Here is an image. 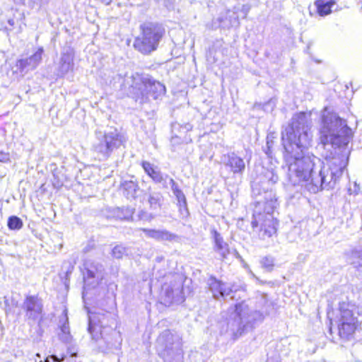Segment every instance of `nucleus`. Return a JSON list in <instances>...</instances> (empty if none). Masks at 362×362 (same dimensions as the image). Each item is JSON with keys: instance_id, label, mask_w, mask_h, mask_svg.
<instances>
[{"instance_id": "obj_45", "label": "nucleus", "mask_w": 362, "mask_h": 362, "mask_svg": "<svg viewBox=\"0 0 362 362\" xmlns=\"http://www.w3.org/2000/svg\"><path fill=\"white\" fill-rule=\"evenodd\" d=\"M234 255L235 256L236 258H241L240 255L236 250H234Z\"/></svg>"}, {"instance_id": "obj_3", "label": "nucleus", "mask_w": 362, "mask_h": 362, "mask_svg": "<svg viewBox=\"0 0 362 362\" xmlns=\"http://www.w3.org/2000/svg\"><path fill=\"white\" fill-rule=\"evenodd\" d=\"M230 315L227 322V332L234 339L240 337L248 329H252L257 321L263 320L262 314L257 310H252L245 301L237 303L230 310Z\"/></svg>"}, {"instance_id": "obj_32", "label": "nucleus", "mask_w": 362, "mask_h": 362, "mask_svg": "<svg viewBox=\"0 0 362 362\" xmlns=\"http://www.w3.org/2000/svg\"><path fill=\"white\" fill-rule=\"evenodd\" d=\"M262 267L268 272L272 271L274 265V259L272 256H265L260 261Z\"/></svg>"}, {"instance_id": "obj_37", "label": "nucleus", "mask_w": 362, "mask_h": 362, "mask_svg": "<svg viewBox=\"0 0 362 362\" xmlns=\"http://www.w3.org/2000/svg\"><path fill=\"white\" fill-rule=\"evenodd\" d=\"M138 217L140 220L151 221L154 218V216L144 211H140L138 214Z\"/></svg>"}, {"instance_id": "obj_1", "label": "nucleus", "mask_w": 362, "mask_h": 362, "mask_svg": "<svg viewBox=\"0 0 362 362\" xmlns=\"http://www.w3.org/2000/svg\"><path fill=\"white\" fill-rule=\"evenodd\" d=\"M311 126L310 113L295 114L281 132V141L291 182L296 185L305 182L306 189L315 194L322 189L334 188L341 177L347 158L341 148L349 144L353 132L346 120L325 107L322 113L320 140L330 153L325 155V161H321L306 152L312 138Z\"/></svg>"}, {"instance_id": "obj_9", "label": "nucleus", "mask_w": 362, "mask_h": 362, "mask_svg": "<svg viewBox=\"0 0 362 362\" xmlns=\"http://www.w3.org/2000/svg\"><path fill=\"white\" fill-rule=\"evenodd\" d=\"M116 320L110 313L88 312V331L95 341L100 338L106 339V336L116 334Z\"/></svg>"}, {"instance_id": "obj_27", "label": "nucleus", "mask_w": 362, "mask_h": 362, "mask_svg": "<svg viewBox=\"0 0 362 362\" xmlns=\"http://www.w3.org/2000/svg\"><path fill=\"white\" fill-rule=\"evenodd\" d=\"M350 262L355 267H362V250H354L351 251Z\"/></svg>"}, {"instance_id": "obj_15", "label": "nucleus", "mask_w": 362, "mask_h": 362, "mask_svg": "<svg viewBox=\"0 0 362 362\" xmlns=\"http://www.w3.org/2000/svg\"><path fill=\"white\" fill-rule=\"evenodd\" d=\"M141 166L144 172L156 183L161 184L163 187H168V175L163 174L158 166L151 163L148 161L144 160Z\"/></svg>"}, {"instance_id": "obj_18", "label": "nucleus", "mask_w": 362, "mask_h": 362, "mask_svg": "<svg viewBox=\"0 0 362 362\" xmlns=\"http://www.w3.org/2000/svg\"><path fill=\"white\" fill-rule=\"evenodd\" d=\"M74 68V54L70 49L62 53L57 67V76L63 77Z\"/></svg>"}, {"instance_id": "obj_36", "label": "nucleus", "mask_w": 362, "mask_h": 362, "mask_svg": "<svg viewBox=\"0 0 362 362\" xmlns=\"http://www.w3.org/2000/svg\"><path fill=\"white\" fill-rule=\"evenodd\" d=\"M115 74V71L111 69H105L101 72L100 77L104 81V83L110 85V81H108V78H111L112 75Z\"/></svg>"}, {"instance_id": "obj_44", "label": "nucleus", "mask_w": 362, "mask_h": 362, "mask_svg": "<svg viewBox=\"0 0 362 362\" xmlns=\"http://www.w3.org/2000/svg\"><path fill=\"white\" fill-rule=\"evenodd\" d=\"M18 66H19V67H20V69H21V66H23V59H18Z\"/></svg>"}, {"instance_id": "obj_19", "label": "nucleus", "mask_w": 362, "mask_h": 362, "mask_svg": "<svg viewBox=\"0 0 362 362\" xmlns=\"http://www.w3.org/2000/svg\"><path fill=\"white\" fill-rule=\"evenodd\" d=\"M218 21L223 28H229L233 26L238 27L240 25L239 16L237 13V11H235L233 8L232 11L228 10L225 18L220 17Z\"/></svg>"}, {"instance_id": "obj_7", "label": "nucleus", "mask_w": 362, "mask_h": 362, "mask_svg": "<svg viewBox=\"0 0 362 362\" xmlns=\"http://www.w3.org/2000/svg\"><path fill=\"white\" fill-rule=\"evenodd\" d=\"M359 317L360 312L356 305L349 302L339 303L335 323L340 338L349 340L353 337L360 325Z\"/></svg>"}, {"instance_id": "obj_34", "label": "nucleus", "mask_w": 362, "mask_h": 362, "mask_svg": "<svg viewBox=\"0 0 362 362\" xmlns=\"http://www.w3.org/2000/svg\"><path fill=\"white\" fill-rule=\"evenodd\" d=\"M250 8H251V7L249 4H243L241 6V7H238V6L233 7V9L235 11H237V13L238 12L241 13L243 18H246L248 13L250 12Z\"/></svg>"}, {"instance_id": "obj_35", "label": "nucleus", "mask_w": 362, "mask_h": 362, "mask_svg": "<svg viewBox=\"0 0 362 362\" xmlns=\"http://www.w3.org/2000/svg\"><path fill=\"white\" fill-rule=\"evenodd\" d=\"M175 197L177 201L178 206H183L184 211H185V215H186L187 214V206L186 197H185L184 193L182 192L181 194H180L179 195H177Z\"/></svg>"}, {"instance_id": "obj_16", "label": "nucleus", "mask_w": 362, "mask_h": 362, "mask_svg": "<svg viewBox=\"0 0 362 362\" xmlns=\"http://www.w3.org/2000/svg\"><path fill=\"white\" fill-rule=\"evenodd\" d=\"M211 237L214 241L213 249L218 253L222 259H226L230 254V250L228 244L224 241L222 235L216 230H211Z\"/></svg>"}, {"instance_id": "obj_28", "label": "nucleus", "mask_w": 362, "mask_h": 362, "mask_svg": "<svg viewBox=\"0 0 362 362\" xmlns=\"http://www.w3.org/2000/svg\"><path fill=\"white\" fill-rule=\"evenodd\" d=\"M161 195L159 193H153L149 195L148 203L152 210H157L160 207Z\"/></svg>"}, {"instance_id": "obj_41", "label": "nucleus", "mask_w": 362, "mask_h": 362, "mask_svg": "<svg viewBox=\"0 0 362 362\" xmlns=\"http://www.w3.org/2000/svg\"><path fill=\"white\" fill-rule=\"evenodd\" d=\"M9 160V154L4 151H0V162L6 163Z\"/></svg>"}, {"instance_id": "obj_48", "label": "nucleus", "mask_w": 362, "mask_h": 362, "mask_svg": "<svg viewBox=\"0 0 362 362\" xmlns=\"http://www.w3.org/2000/svg\"><path fill=\"white\" fill-rule=\"evenodd\" d=\"M11 21H11V20H10V21H8V23H9L11 25H12V24H13V23H12Z\"/></svg>"}, {"instance_id": "obj_29", "label": "nucleus", "mask_w": 362, "mask_h": 362, "mask_svg": "<svg viewBox=\"0 0 362 362\" xmlns=\"http://www.w3.org/2000/svg\"><path fill=\"white\" fill-rule=\"evenodd\" d=\"M128 249L122 245H117L112 250V255L117 259H122L127 255Z\"/></svg>"}, {"instance_id": "obj_47", "label": "nucleus", "mask_w": 362, "mask_h": 362, "mask_svg": "<svg viewBox=\"0 0 362 362\" xmlns=\"http://www.w3.org/2000/svg\"><path fill=\"white\" fill-rule=\"evenodd\" d=\"M103 2L105 3L106 4H109L111 0H101Z\"/></svg>"}, {"instance_id": "obj_2", "label": "nucleus", "mask_w": 362, "mask_h": 362, "mask_svg": "<svg viewBox=\"0 0 362 362\" xmlns=\"http://www.w3.org/2000/svg\"><path fill=\"white\" fill-rule=\"evenodd\" d=\"M256 202V210L251 223L253 228L260 225L259 236L265 240L276 231V222L272 214L277 206V199L272 191H267L264 192V199H258Z\"/></svg>"}, {"instance_id": "obj_25", "label": "nucleus", "mask_w": 362, "mask_h": 362, "mask_svg": "<svg viewBox=\"0 0 362 362\" xmlns=\"http://www.w3.org/2000/svg\"><path fill=\"white\" fill-rule=\"evenodd\" d=\"M131 76H129L130 77ZM129 76L127 75H124V76H123L121 74H118V73H115V74L112 75V77L110 79L108 78V81H110V85H112V86H115L117 83H119L120 84V87L122 88H129V91L132 90V87L129 85V84H127L125 85V80L127 79V78H128Z\"/></svg>"}, {"instance_id": "obj_31", "label": "nucleus", "mask_w": 362, "mask_h": 362, "mask_svg": "<svg viewBox=\"0 0 362 362\" xmlns=\"http://www.w3.org/2000/svg\"><path fill=\"white\" fill-rule=\"evenodd\" d=\"M7 225L11 230H18L21 228L23 222L18 216H12L8 218Z\"/></svg>"}, {"instance_id": "obj_49", "label": "nucleus", "mask_w": 362, "mask_h": 362, "mask_svg": "<svg viewBox=\"0 0 362 362\" xmlns=\"http://www.w3.org/2000/svg\"><path fill=\"white\" fill-rule=\"evenodd\" d=\"M36 356L40 358V355L38 354L36 355Z\"/></svg>"}, {"instance_id": "obj_26", "label": "nucleus", "mask_w": 362, "mask_h": 362, "mask_svg": "<svg viewBox=\"0 0 362 362\" xmlns=\"http://www.w3.org/2000/svg\"><path fill=\"white\" fill-rule=\"evenodd\" d=\"M140 230L145 233L146 237L154 239L157 241H162V235L165 229L157 230L142 228H140Z\"/></svg>"}, {"instance_id": "obj_6", "label": "nucleus", "mask_w": 362, "mask_h": 362, "mask_svg": "<svg viewBox=\"0 0 362 362\" xmlns=\"http://www.w3.org/2000/svg\"><path fill=\"white\" fill-rule=\"evenodd\" d=\"M139 28L141 33L134 41V47L144 54L156 51L165 34V28L157 22L147 21Z\"/></svg>"}, {"instance_id": "obj_5", "label": "nucleus", "mask_w": 362, "mask_h": 362, "mask_svg": "<svg viewBox=\"0 0 362 362\" xmlns=\"http://www.w3.org/2000/svg\"><path fill=\"white\" fill-rule=\"evenodd\" d=\"M97 141L93 149L98 159L100 161L107 160L112 153L121 147H124L127 137L117 128L110 127L105 132H95Z\"/></svg>"}, {"instance_id": "obj_30", "label": "nucleus", "mask_w": 362, "mask_h": 362, "mask_svg": "<svg viewBox=\"0 0 362 362\" xmlns=\"http://www.w3.org/2000/svg\"><path fill=\"white\" fill-rule=\"evenodd\" d=\"M134 214V209L126 207L122 209H118L117 211V216L119 219L129 220L132 217Z\"/></svg>"}, {"instance_id": "obj_12", "label": "nucleus", "mask_w": 362, "mask_h": 362, "mask_svg": "<svg viewBox=\"0 0 362 362\" xmlns=\"http://www.w3.org/2000/svg\"><path fill=\"white\" fill-rule=\"evenodd\" d=\"M207 286L209 290L212 293L213 298L216 300L223 299L226 300L228 296L233 300H238L236 298L237 291H233L229 284L218 280L213 276L208 279Z\"/></svg>"}, {"instance_id": "obj_4", "label": "nucleus", "mask_w": 362, "mask_h": 362, "mask_svg": "<svg viewBox=\"0 0 362 362\" xmlns=\"http://www.w3.org/2000/svg\"><path fill=\"white\" fill-rule=\"evenodd\" d=\"M125 85L132 87L130 92L141 103L146 102L151 98L157 100L163 96L166 92L165 86L155 80L148 74L134 73L125 80Z\"/></svg>"}, {"instance_id": "obj_40", "label": "nucleus", "mask_w": 362, "mask_h": 362, "mask_svg": "<svg viewBox=\"0 0 362 362\" xmlns=\"http://www.w3.org/2000/svg\"><path fill=\"white\" fill-rule=\"evenodd\" d=\"M272 146V141L270 139V136H267V149L265 150V153L268 156H270Z\"/></svg>"}, {"instance_id": "obj_33", "label": "nucleus", "mask_w": 362, "mask_h": 362, "mask_svg": "<svg viewBox=\"0 0 362 362\" xmlns=\"http://www.w3.org/2000/svg\"><path fill=\"white\" fill-rule=\"evenodd\" d=\"M180 238L177 234L173 233L167 230H164L163 234L162 235V241L173 243L178 242Z\"/></svg>"}, {"instance_id": "obj_43", "label": "nucleus", "mask_w": 362, "mask_h": 362, "mask_svg": "<svg viewBox=\"0 0 362 362\" xmlns=\"http://www.w3.org/2000/svg\"><path fill=\"white\" fill-rule=\"evenodd\" d=\"M173 193L176 197L177 195H179L180 194L182 193V191L180 189H179L178 190H175Z\"/></svg>"}, {"instance_id": "obj_13", "label": "nucleus", "mask_w": 362, "mask_h": 362, "mask_svg": "<svg viewBox=\"0 0 362 362\" xmlns=\"http://www.w3.org/2000/svg\"><path fill=\"white\" fill-rule=\"evenodd\" d=\"M161 299L166 306L183 303L185 296L182 293V283L180 281H175L170 284H165L162 287Z\"/></svg>"}, {"instance_id": "obj_10", "label": "nucleus", "mask_w": 362, "mask_h": 362, "mask_svg": "<svg viewBox=\"0 0 362 362\" xmlns=\"http://www.w3.org/2000/svg\"><path fill=\"white\" fill-rule=\"evenodd\" d=\"M83 272L84 288L97 286L105 277V267L100 262L88 259L85 260Z\"/></svg>"}, {"instance_id": "obj_24", "label": "nucleus", "mask_w": 362, "mask_h": 362, "mask_svg": "<svg viewBox=\"0 0 362 362\" xmlns=\"http://www.w3.org/2000/svg\"><path fill=\"white\" fill-rule=\"evenodd\" d=\"M333 4V0H317L315 3L317 13L321 16H326L331 13V7Z\"/></svg>"}, {"instance_id": "obj_39", "label": "nucleus", "mask_w": 362, "mask_h": 362, "mask_svg": "<svg viewBox=\"0 0 362 362\" xmlns=\"http://www.w3.org/2000/svg\"><path fill=\"white\" fill-rule=\"evenodd\" d=\"M168 180L169 181L168 182V185L169 184L170 185L173 192L180 189L177 184L175 182V180L173 178L168 177Z\"/></svg>"}, {"instance_id": "obj_23", "label": "nucleus", "mask_w": 362, "mask_h": 362, "mask_svg": "<svg viewBox=\"0 0 362 362\" xmlns=\"http://www.w3.org/2000/svg\"><path fill=\"white\" fill-rule=\"evenodd\" d=\"M42 53L43 48H38L33 54L24 60V69L27 68L28 70L35 69L41 62Z\"/></svg>"}, {"instance_id": "obj_11", "label": "nucleus", "mask_w": 362, "mask_h": 362, "mask_svg": "<svg viewBox=\"0 0 362 362\" xmlns=\"http://www.w3.org/2000/svg\"><path fill=\"white\" fill-rule=\"evenodd\" d=\"M42 303L41 299L36 296H29L24 302V310H25V315L28 319L31 321L33 325L36 326L37 335L40 336L41 322L42 320Z\"/></svg>"}, {"instance_id": "obj_46", "label": "nucleus", "mask_w": 362, "mask_h": 362, "mask_svg": "<svg viewBox=\"0 0 362 362\" xmlns=\"http://www.w3.org/2000/svg\"><path fill=\"white\" fill-rule=\"evenodd\" d=\"M179 139L178 137L175 136V137H173L172 139H171V142L172 143H174L175 142L176 140Z\"/></svg>"}, {"instance_id": "obj_20", "label": "nucleus", "mask_w": 362, "mask_h": 362, "mask_svg": "<svg viewBox=\"0 0 362 362\" xmlns=\"http://www.w3.org/2000/svg\"><path fill=\"white\" fill-rule=\"evenodd\" d=\"M120 188L123 194L127 199H135L139 187L136 182L134 180H124L120 184Z\"/></svg>"}, {"instance_id": "obj_38", "label": "nucleus", "mask_w": 362, "mask_h": 362, "mask_svg": "<svg viewBox=\"0 0 362 362\" xmlns=\"http://www.w3.org/2000/svg\"><path fill=\"white\" fill-rule=\"evenodd\" d=\"M266 177L268 178L269 182L271 184H275L279 180L278 175L273 171H269L266 174Z\"/></svg>"}, {"instance_id": "obj_21", "label": "nucleus", "mask_w": 362, "mask_h": 362, "mask_svg": "<svg viewBox=\"0 0 362 362\" xmlns=\"http://www.w3.org/2000/svg\"><path fill=\"white\" fill-rule=\"evenodd\" d=\"M22 303L18 295H12L10 298L5 297V309L18 315L21 313Z\"/></svg>"}, {"instance_id": "obj_8", "label": "nucleus", "mask_w": 362, "mask_h": 362, "mask_svg": "<svg viewBox=\"0 0 362 362\" xmlns=\"http://www.w3.org/2000/svg\"><path fill=\"white\" fill-rule=\"evenodd\" d=\"M157 349L165 362H182L180 337L170 330L165 329L158 336Z\"/></svg>"}, {"instance_id": "obj_22", "label": "nucleus", "mask_w": 362, "mask_h": 362, "mask_svg": "<svg viewBox=\"0 0 362 362\" xmlns=\"http://www.w3.org/2000/svg\"><path fill=\"white\" fill-rule=\"evenodd\" d=\"M50 168L53 176V185L56 188H59L63 185L64 181L66 179L64 168L63 166L58 168L55 164H52Z\"/></svg>"}, {"instance_id": "obj_14", "label": "nucleus", "mask_w": 362, "mask_h": 362, "mask_svg": "<svg viewBox=\"0 0 362 362\" xmlns=\"http://www.w3.org/2000/svg\"><path fill=\"white\" fill-rule=\"evenodd\" d=\"M222 162L234 175H242L245 170V163L243 158L234 152L223 155Z\"/></svg>"}, {"instance_id": "obj_42", "label": "nucleus", "mask_w": 362, "mask_h": 362, "mask_svg": "<svg viewBox=\"0 0 362 362\" xmlns=\"http://www.w3.org/2000/svg\"><path fill=\"white\" fill-rule=\"evenodd\" d=\"M179 206V211H180V213L182 216V218H185V217H187L188 215H189V211H187V214L186 215H185V211H184V207L183 206Z\"/></svg>"}, {"instance_id": "obj_17", "label": "nucleus", "mask_w": 362, "mask_h": 362, "mask_svg": "<svg viewBox=\"0 0 362 362\" xmlns=\"http://www.w3.org/2000/svg\"><path fill=\"white\" fill-rule=\"evenodd\" d=\"M59 332H58L59 339L66 344H71L73 341V337L70 333V327L69 325V319L67 316V311L64 310L62 315L59 318Z\"/></svg>"}]
</instances>
